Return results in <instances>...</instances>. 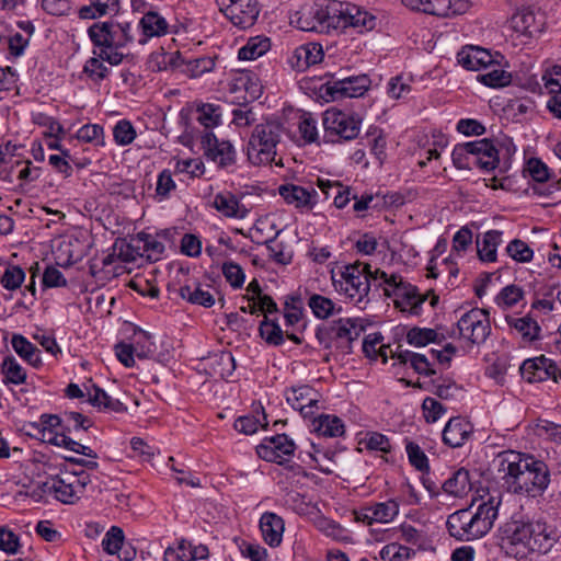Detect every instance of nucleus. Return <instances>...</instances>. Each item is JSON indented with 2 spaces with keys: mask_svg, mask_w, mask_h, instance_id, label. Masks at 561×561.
Returning a JSON list of instances; mask_svg holds the SVG:
<instances>
[{
  "mask_svg": "<svg viewBox=\"0 0 561 561\" xmlns=\"http://www.w3.org/2000/svg\"><path fill=\"white\" fill-rule=\"evenodd\" d=\"M369 265H351L342 273L340 288L355 305H359L369 293V278L366 273Z\"/></svg>",
  "mask_w": 561,
  "mask_h": 561,
  "instance_id": "obj_11",
  "label": "nucleus"
},
{
  "mask_svg": "<svg viewBox=\"0 0 561 561\" xmlns=\"http://www.w3.org/2000/svg\"><path fill=\"white\" fill-rule=\"evenodd\" d=\"M113 137L117 145L127 146L135 140L136 130L129 121L122 119L114 126Z\"/></svg>",
  "mask_w": 561,
  "mask_h": 561,
  "instance_id": "obj_59",
  "label": "nucleus"
},
{
  "mask_svg": "<svg viewBox=\"0 0 561 561\" xmlns=\"http://www.w3.org/2000/svg\"><path fill=\"white\" fill-rule=\"evenodd\" d=\"M514 321L510 322L524 339L533 341L538 337L540 327L534 318H513Z\"/></svg>",
  "mask_w": 561,
  "mask_h": 561,
  "instance_id": "obj_60",
  "label": "nucleus"
},
{
  "mask_svg": "<svg viewBox=\"0 0 561 561\" xmlns=\"http://www.w3.org/2000/svg\"><path fill=\"white\" fill-rule=\"evenodd\" d=\"M41 439L44 443L56 447L69 449L70 437L67 435V428L61 424V420L55 414H43L41 416Z\"/></svg>",
  "mask_w": 561,
  "mask_h": 561,
  "instance_id": "obj_19",
  "label": "nucleus"
},
{
  "mask_svg": "<svg viewBox=\"0 0 561 561\" xmlns=\"http://www.w3.org/2000/svg\"><path fill=\"white\" fill-rule=\"evenodd\" d=\"M25 279L23 268L18 265L7 264L4 271L0 274V284L8 290L18 289Z\"/></svg>",
  "mask_w": 561,
  "mask_h": 561,
  "instance_id": "obj_49",
  "label": "nucleus"
},
{
  "mask_svg": "<svg viewBox=\"0 0 561 561\" xmlns=\"http://www.w3.org/2000/svg\"><path fill=\"white\" fill-rule=\"evenodd\" d=\"M93 405L94 408H98L99 410L115 412V413H122L127 411L126 404L121 401L117 398H113L110 394H107L104 390L95 389V392L93 394Z\"/></svg>",
  "mask_w": 561,
  "mask_h": 561,
  "instance_id": "obj_47",
  "label": "nucleus"
},
{
  "mask_svg": "<svg viewBox=\"0 0 561 561\" xmlns=\"http://www.w3.org/2000/svg\"><path fill=\"white\" fill-rule=\"evenodd\" d=\"M95 389H100L92 379H87L81 383L72 382V399L80 400L81 404L93 405V394Z\"/></svg>",
  "mask_w": 561,
  "mask_h": 561,
  "instance_id": "obj_57",
  "label": "nucleus"
},
{
  "mask_svg": "<svg viewBox=\"0 0 561 561\" xmlns=\"http://www.w3.org/2000/svg\"><path fill=\"white\" fill-rule=\"evenodd\" d=\"M410 463L419 471L428 470V459L421 447L413 442H409L405 446Z\"/></svg>",
  "mask_w": 561,
  "mask_h": 561,
  "instance_id": "obj_63",
  "label": "nucleus"
},
{
  "mask_svg": "<svg viewBox=\"0 0 561 561\" xmlns=\"http://www.w3.org/2000/svg\"><path fill=\"white\" fill-rule=\"evenodd\" d=\"M501 548L515 559H527L533 553H547L554 538L545 522L511 518L500 528Z\"/></svg>",
  "mask_w": 561,
  "mask_h": 561,
  "instance_id": "obj_2",
  "label": "nucleus"
},
{
  "mask_svg": "<svg viewBox=\"0 0 561 561\" xmlns=\"http://www.w3.org/2000/svg\"><path fill=\"white\" fill-rule=\"evenodd\" d=\"M213 206L221 215L231 218L243 219L249 213L247 207L239 202L237 196L229 192L216 194L213 201Z\"/></svg>",
  "mask_w": 561,
  "mask_h": 561,
  "instance_id": "obj_27",
  "label": "nucleus"
},
{
  "mask_svg": "<svg viewBox=\"0 0 561 561\" xmlns=\"http://www.w3.org/2000/svg\"><path fill=\"white\" fill-rule=\"evenodd\" d=\"M437 335L438 334L433 329L415 327L408 331L407 341L413 346L421 347L431 342H435Z\"/></svg>",
  "mask_w": 561,
  "mask_h": 561,
  "instance_id": "obj_56",
  "label": "nucleus"
},
{
  "mask_svg": "<svg viewBox=\"0 0 561 561\" xmlns=\"http://www.w3.org/2000/svg\"><path fill=\"white\" fill-rule=\"evenodd\" d=\"M220 11L234 25L242 30L254 25L260 13L257 0H216Z\"/></svg>",
  "mask_w": 561,
  "mask_h": 561,
  "instance_id": "obj_10",
  "label": "nucleus"
},
{
  "mask_svg": "<svg viewBox=\"0 0 561 561\" xmlns=\"http://www.w3.org/2000/svg\"><path fill=\"white\" fill-rule=\"evenodd\" d=\"M286 128L278 119H266L256 124L249 137L247 144V157L253 165H268L275 162L276 165H283L280 160H275L277 147L280 144Z\"/></svg>",
  "mask_w": 561,
  "mask_h": 561,
  "instance_id": "obj_5",
  "label": "nucleus"
},
{
  "mask_svg": "<svg viewBox=\"0 0 561 561\" xmlns=\"http://www.w3.org/2000/svg\"><path fill=\"white\" fill-rule=\"evenodd\" d=\"M88 34L94 46L100 48V59L112 66L123 61L125 55L121 49L134 41L130 23L114 20L92 24Z\"/></svg>",
  "mask_w": 561,
  "mask_h": 561,
  "instance_id": "obj_4",
  "label": "nucleus"
},
{
  "mask_svg": "<svg viewBox=\"0 0 561 561\" xmlns=\"http://www.w3.org/2000/svg\"><path fill=\"white\" fill-rule=\"evenodd\" d=\"M337 20H340L339 31L353 26L363 33L376 26V16L353 3L341 2V8H337Z\"/></svg>",
  "mask_w": 561,
  "mask_h": 561,
  "instance_id": "obj_16",
  "label": "nucleus"
},
{
  "mask_svg": "<svg viewBox=\"0 0 561 561\" xmlns=\"http://www.w3.org/2000/svg\"><path fill=\"white\" fill-rule=\"evenodd\" d=\"M140 244L141 255L149 262H157L161 259L164 251V244L154 237L147 233H138L135 239Z\"/></svg>",
  "mask_w": 561,
  "mask_h": 561,
  "instance_id": "obj_38",
  "label": "nucleus"
},
{
  "mask_svg": "<svg viewBox=\"0 0 561 561\" xmlns=\"http://www.w3.org/2000/svg\"><path fill=\"white\" fill-rule=\"evenodd\" d=\"M1 371L5 385H22L26 380V371L13 356H7L1 364Z\"/></svg>",
  "mask_w": 561,
  "mask_h": 561,
  "instance_id": "obj_41",
  "label": "nucleus"
},
{
  "mask_svg": "<svg viewBox=\"0 0 561 561\" xmlns=\"http://www.w3.org/2000/svg\"><path fill=\"white\" fill-rule=\"evenodd\" d=\"M139 27L144 34V38L139 39L140 44H145L148 37H159L168 33V22L164 18L153 11H149L144 14L139 21Z\"/></svg>",
  "mask_w": 561,
  "mask_h": 561,
  "instance_id": "obj_30",
  "label": "nucleus"
},
{
  "mask_svg": "<svg viewBox=\"0 0 561 561\" xmlns=\"http://www.w3.org/2000/svg\"><path fill=\"white\" fill-rule=\"evenodd\" d=\"M472 167L492 171L499 165V151L486 138L472 141Z\"/></svg>",
  "mask_w": 561,
  "mask_h": 561,
  "instance_id": "obj_23",
  "label": "nucleus"
},
{
  "mask_svg": "<svg viewBox=\"0 0 561 561\" xmlns=\"http://www.w3.org/2000/svg\"><path fill=\"white\" fill-rule=\"evenodd\" d=\"M457 61L465 69L471 71L486 69L496 62L494 56L489 50L478 46L463 47L457 54Z\"/></svg>",
  "mask_w": 561,
  "mask_h": 561,
  "instance_id": "obj_21",
  "label": "nucleus"
},
{
  "mask_svg": "<svg viewBox=\"0 0 561 561\" xmlns=\"http://www.w3.org/2000/svg\"><path fill=\"white\" fill-rule=\"evenodd\" d=\"M391 288H385V295L392 298L394 306L402 312L419 313V308L427 299L417 288L403 280L400 275H390Z\"/></svg>",
  "mask_w": 561,
  "mask_h": 561,
  "instance_id": "obj_9",
  "label": "nucleus"
},
{
  "mask_svg": "<svg viewBox=\"0 0 561 561\" xmlns=\"http://www.w3.org/2000/svg\"><path fill=\"white\" fill-rule=\"evenodd\" d=\"M209 366L214 375L227 379L236 369V360L230 352H220L210 357Z\"/></svg>",
  "mask_w": 561,
  "mask_h": 561,
  "instance_id": "obj_40",
  "label": "nucleus"
},
{
  "mask_svg": "<svg viewBox=\"0 0 561 561\" xmlns=\"http://www.w3.org/2000/svg\"><path fill=\"white\" fill-rule=\"evenodd\" d=\"M337 8H341L340 1H332L327 5L319 3L306 4L291 16V23L306 32L323 34L337 32L340 23Z\"/></svg>",
  "mask_w": 561,
  "mask_h": 561,
  "instance_id": "obj_6",
  "label": "nucleus"
},
{
  "mask_svg": "<svg viewBox=\"0 0 561 561\" xmlns=\"http://www.w3.org/2000/svg\"><path fill=\"white\" fill-rule=\"evenodd\" d=\"M472 433L471 424L462 417H451L444 427L443 440L457 448L462 446Z\"/></svg>",
  "mask_w": 561,
  "mask_h": 561,
  "instance_id": "obj_25",
  "label": "nucleus"
},
{
  "mask_svg": "<svg viewBox=\"0 0 561 561\" xmlns=\"http://www.w3.org/2000/svg\"><path fill=\"white\" fill-rule=\"evenodd\" d=\"M222 274L226 280L233 287L240 288L242 287L245 274L242 267L234 262H225L222 264Z\"/></svg>",
  "mask_w": 561,
  "mask_h": 561,
  "instance_id": "obj_62",
  "label": "nucleus"
},
{
  "mask_svg": "<svg viewBox=\"0 0 561 561\" xmlns=\"http://www.w3.org/2000/svg\"><path fill=\"white\" fill-rule=\"evenodd\" d=\"M472 488L470 473L467 469L456 470L443 484V490L453 496L462 497L468 494Z\"/></svg>",
  "mask_w": 561,
  "mask_h": 561,
  "instance_id": "obj_31",
  "label": "nucleus"
},
{
  "mask_svg": "<svg viewBox=\"0 0 561 561\" xmlns=\"http://www.w3.org/2000/svg\"><path fill=\"white\" fill-rule=\"evenodd\" d=\"M360 124L359 116L339 110H327L323 114L325 136L331 141L355 139L359 134Z\"/></svg>",
  "mask_w": 561,
  "mask_h": 561,
  "instance_id": "obj_8",
  "label": "nucleus"
},
{
  "mask_svg": "<svg viewBox=\"0 0 561 561\" xmlns=\"http://www.w3.org/2000/svg\"><path fill=\"white\" fill-rule=\"evenodd\" d=\"M313 428L323 436L337 437L344 434V424L340 417L330 414H320L313 420Z\"/></svg>",
  "mask_w": 561,
  "mask_h": 561,
  "instance_id": "obj_36",
  "label": "nucleus"
},
{
  "mask_svg": "<svg viewBox=\"0 0 561 561\" xmlns=\"http://www.w3.org/2000/svg\"><path fill=\"white\" fill-rule=\"evenodd\" d=\"M124 531L117 526H112L102 540V547L108 554L118 553L124 546Z\"/></svg>",
  "mask_w": 561,
  "mask_h": 561,
  "instance_id": "obj_53",
  "label": "nucleus"
},
{
  "mask_svg": "<svg viewBox=\"0 0 561 561\" xmlns=\"http://www.w3.org/2000/svg\"><path fill=\"white\" fill-rule=\"evenodd\" d=\"M369 87L370 79L366 75L332 79L325 83V94L333 101L344 98H359L365 94Z\"/></svg>",
  "mask_w": 561,
  "mask_h": 561,
  "instance_id": "obj_12",
  "label": "nucleus"
},
{
  "mask_svg": "<svg viewBox=\"0 0 561 561\" xmlns=\"http://www.w3.org/2000/svg\"><path fill=\"white\" fill-rule=\"evenodd\" d=\"M249 299L247 307H241L243 312L248 310L251 313L256 311H261L266 316V313H275L278 311L277 304L274 299L262 291L261 286L256 279H253L249 283L247 288Z\"/></svg>",
  "mask_w": 561,
  "mask_h": 561,
  "instance_id": "obj_22",
  "label": "nucleus"
},
{
  "mask_svg": "<svg viewBox=\"0 0 561 561\" xmlns=\"http://www.w3.org/2000/svg\"><path fill=\"white\" fill-rule=\"evenodd\" d=\"M508 24L516 33L533 36L539 28L536 26V16L529 9L517 10L508 20Z\"/></svg>",
  "mask_w": 561,
  "mask_h": 561,
  "instance_id": "obj_33",
  "label": "nucleus"
},
{
  "mask_svg": "<svg viewBox=\"0 0 561 561\" xmlns=\"http://www.w3.org/2000/svg\"><path fill=\"white\" fill-rule=\"evenodd\" d=\"M460 337L471 344H482L491 333L489 318H459L457 322Z\"/></svg>",
  "mask_w": 561,
  "mask_h": 561,
  "instance_id": "obj_20",
  "label": "nucleus"
},
{
  "mask_svg": "<svg viewBox=\"0 0 561 561\" xmlns=\"http://www.w3.org/2000/svg\"><path fill=\"white\" fill-rule=\"evenodd\" d=\"M278 193L288 205L300 210H312L317 204L318 193L312 187L286 183L278 187Z\"/></svg>",
  "mask_w": 561,
  "mask_h": 561,
  "instance_id": "obj_18",
  "label": "nucleus"
},
{
  "mask_svg": "<svg viewBox=\"0 0 561 561\" xmlns=\"http://www.w3.org/2000/svg\"><path fill=\"white\" fill-rule=\"evenodd\" d=\"M43 491L54 495L61 503L70 504V484L59 477H53L43 483Z\"/></svg>",
  "mask_w": 561,
  "mask_h": 561,
  "instance_id": "obj_48",
  "label": "nucleus"
},
{
  "mask_svg": "<svg viewBox=\"0 0 561 561\" xmlns=\"http://www.w3.org/2000/svg\"><path fill=\"white\" fill-rule=\"evenodd\" d=\"M72 237L76 243L72 241V265L81 261L87 256L92 247V237L90 233L82 228H75L72 230Z\"/></svg>",
  "mask_w": 561,
  "mask_h": 561,
  "instance_id": "obj_42",
  "label": "nucleus"
},
{
  "mask_svg": "<svg viewBox=\"0 0 561 561\" xmlns=\"http://www.w3.org/2000/svg\"><path fill=\"white\" fill-rule=\"evenodd\" d=\"M261 337L268 344L279 345L284 342V331L275 318H264L259 327Z\"/></svg>",
  "mask_w": 561,
  "mask_h": 561,
  "instance_id": "obj_45",
  "label": "nucleus"
},
{
  "mask_svg": "<svg viewBox=\"0 0 561 561\" xmlns=\"http://www.w3.org/2000/svg\"><path fill=\"white\" fill-rule=\"evenodd\" d=\"M558 365L550 358L542 356L529 358L520 365L522 377L528 382H540L553 379Z\"/></svg>",
  "mask_w": 561,
  "mask_h": 561,
  "instance_id": "obj_17",
  "label": "nucleus"
},
{
  "mask_svg": "<svg viewBox=\"0 0 561 561\" xmlns=\"http://www.w3.org/2000/svg\"><path fill=\"white\" fill-rule=\"evenodd\" d=\"M18 25L23 33L14 32L8 37V49L10 55L13 57H20L24 54L35 30L34 25L30 21L19 22Z\"/></svg>",
  "mask_w": 561,
  "mask_h": 561,
  "instance_id": "obj_32",
  "label": "nucleus"
},
{
  "mask_svg": "<svg viewBox=\"0 0 561 561\" xmlns=\"http://www.w3.org/2000/svg\"><path fill=\"white\" fill-rule=\"evenodd\" d=\"M295 443L285 434L265 437L256 447L257 456L266 461L282 465L295 451Z\"/></svg>",
  "mask_w": 561,
  "mask_h": 561,
  "instance_id": "obj_13",
  "label": "nucleus"
},
{
  "mask_svg": "<svg viewBox=\"0 0 561 561\" xmlns=\"http://www.w3.org/2000/svg\"><path fill=\"white\" fill-rule=\"evenodd\" d=\"M19 147L11 141L0 145V172H16L26 160H22L16 153Z\"/></svg>",
  "mask_w": 561,
  "mask_h": 561,
  "instance_id": "obj_37",
  "label": "nucleus"
},
{
  "mask_svg": "<svg viewBox=\"0 0 561 561\" xmlns=\"http://www.w3.org/2000/svg\"><path fill=\"white\" fill-rule=\"evenodd\" d=\"M494 463L504 484L514 494L536 499L550 484L548 465L530 454L505 450L496 456Z\"/></svg>",
  "mask_w": 561,
  "mask_h": 561,
  "instance_id": "obj_1",
  "label": "nucleus"
},
{
  "mask_svg": "<svg viewBox=\"0 0 561 561\" xmlns=\"http://www.w3.org/2000/svg\"><path fill=\"white\" fill-rule=\"evenodd\" d=\"M271 47L270 38L263 36L251 37L238 51L239 59L254 60L264 55Z\"/></svg>",
  "mask_w": 561,
  "mask_h": 561,
  "instance_id": "obj_39",
  "label": "nucleus"
},
{
  "mask_svg": "<svg viewBox=\"0 0 561 561\" xmlns=\"http://www.w3.org/2000/svg\"><path fill=\"white\" fill-rule=\"evenodd\" d=\"M286 400L290 407L298 410L305 417L313 414V408L318 400L312 388L309 386L293 387L285 391Z\"/></svg>",
  "mask_w": 561,
  "mask_h": 561,
  "instance_id": "obj_24",
  "label": "nucleus"
},
{
  "mask_svg": "<svg viewBox=\"0 0 561 561\" xmlns=\"http://www.w3.org/2000/svg\"><path fill=\"white\" fill-rule=\"evenodd\" d=\"M308 306L310 307L313 316H331L335 311L334 302L318 294H313L309 298ZM336 312H341V308L336 309Z\"/></svg>",
  "mask_w": 561,
  "mask_h": 561,
  "instance_id": "obj_58",
  "label": "nucleus"
},
{
  "mask_svg": "<svg viewBox=\"0 0 561 561\" xmlns=\"http://www.w3.org/2000/svg\"><path fill=\"white\" fill-rule=\"evenodd\" d=\"M169 64L173 67L183 66V72L187 73L192 78L201 77L202 75L209 72L215 67V60L211 57H199L184 61L180 54H173L170 56Z\"/></svg>",
  "mask_w": 561,
  "mask_h": 561,
  "instance_id": "obj_28",
  "label": "nucleus"
},
{
  "mask_svg": "<svg viewBox=\"0 0 561 561\" xmlns=\"http://www.w3.org/2000/svg\"><path fill=\"white\" fill-rule=\"evenodd\" d=\"M360 444H363L366 449L371 451H380L383 454L391 451V444L389 438L378 432H367L365 437L360 440Z\"/></svg>",
  "mask_w": 561,
  "mask_h": 561,
  "instance_id": "obj_54",
  "label": "nucleus"
},
{
  "mask_svg": "<svg viewBox=\"0 0 561 561\" xmlns=\"http://www.w3.org/2000/svg\"><path fill=\"white\" fill-rule=\"evenodd\" d=\"M391 357L396 358L400 364H410L411 367L419 374L433 375L434 370L430 367L427 357L423 354L414 353L409 350H402L400 345L397 346L396 351L390 350Z\"/></svg>",
  "mask_w": 561,
  "mask_h": 561,
  "instance_id": "obj_29",
  "label": "nucleus"
},
{
  "mask_svg": "<svg viewBox=\"0 0 561 561\" xmlns=\"http://www.w3.org/2000/svg\"><path fill=\"white\" fill-rule=\"evenodd\" d=\"M506 251L513 260L522 263L530 262L534 256V251L519 239L511 241L507 244Z\"/></svg>",
  "mask_w": 561,
  "mask_h": 561,
  "instance_id": "obj_61",
  "label": "nucleus"
},
{
  "mask_svg": "<svg viewBox=\"0 0 561 561\" xmlns=\"http://www.w3.org/2000/svg\"><path fill=\"white\" fill-rule=\"evenodd\" d=\"M180 291L184 299L194 305L211 307L215 304L214 296L209 291L203 290L201 287L192 288L186 285L181 287Z\"/></svg>",
  "mask_w": 561,
  "mask_h": 561,
  "instance_id": "obj_50",
  "label": "nucleus"
},
{
  "mask_svg": "<svg viewBox=\"0 0 561 561\" xmlns=\"http://www.w3.org/2000/svg\"><path fill=\"white\" fill-rule=\"evenodd\" d=\"M472 141L458 144L451 152L453 163L457 169L472 168Z\"/></svg>",
  "mask_w": 561,
  "mask_h": 561,
  "instance_id": "obj_51",
  "label": "nucleus"
},
{
  "mask_svg": "<svg viewBox=\"0 0 561 561\" xmlns=\"http://www.w3.org/2000/svg\"><path fill=\"white\" fill-rule=\"evenodd\" d=\"M119 332L126 341H129L136 350V356L140 359L151 358L156 354L157 345L154 334L130 321H124Z\"/></svg>",
  "mask_w": 561,
  "mask_h": 561,
  "instance_id": "obj_14",
  "label": "nucleus"
},
{
  "mask_svg": "<svg viewBox=\"0 0 561 561\" xmlns=\"http://www.w3.org/2000/svg\"><path fill=\"white\" fill-rule=\"evenodd\" d=\"M501 502V495H489L474 511L470 506L454 512L446 522L449 535L461 541L484 537L497 518Z\"/></svg>",
  "mask_w": 561,
  "mask_h": 561,
  "instance_id": "obj_3",
  "label": "nucleus"
},
{
  "mask_svg": "<svg viewBox=\"0 0 561 561\" xmlns=\"http://www.w3.org/2000/svg\"><path fill=\"white\" fill-rule=\"evenodd\" d=\"M201 144L205 156L219 168H228L236 163L237 152L230 141L219 140L213 131H206Z\"/></svg>",
  "mask_w": 561,
  "mask_h": 561,
  "instance_id": "obj_15",
  "label": "nucleus"
},
{
  "mask_svg": "<svg viewBox=\"0 0 561 561\" xmlns=\"http://www.w3.org/2000/svg\"><path fill=\"white\" fill-rule=\"evenodd\" d=\"M181 561H197L208 558L209 551L205 545H193L186 539H181L175 546Z\"/></svg>",
  "mask_w": 561,
  "mask_h": 561,
  "instance_id": "obj_43",
  "label": "nucleus"
},
{
  "mask_svg": "<svg viewBox=\"0 0 561 561\" xmlns=\"http://www.w3.org/2000/svg\"><path fill=\"white\" fill-rule=\"evenodd\" d=\"M113 249L117 252V257L122 262H135L137 257H142L140 244L133 240L128 243L125 240H119L114 243Z\"/></svg>",
  "mask_w": 561,
  "mask_h": 561,
  "instance_id": "obj_55",
  "label": "nucleus"
},
{
  "mask_svg": "<svg viewBox=\"0 0 561 561\" xmlns=\"http://www.w3.org/2000/svg\"><path fill=\"white\" fill-rule=\"evenodd\" d=\"M496 61L492 67L493 69L478 76V80L490 88H503L511 83L512 75L501 68H499Z\"/></svg>",
  "mask_w": 561,
  "mask_h": 561,
  "instance_id": "obj_46",
  "label": "nucleus"
},
{
  "mask_svg": "<svg viewBox=\"0 0 561 561\" xmlns=\"http://www.w3.org/2000/svg\"><path fill=\"white\" fill-rule=\"evenodd\" d=\"M78 144L88 142L94 145H104L103 127L98 124H85L78 129L75 136Z\"/></svg>",
  "mask_w": 561,
  "mask_h": 561,
  "instance_id": "obj_52",
  "label": "nucleus"
},
{
  "mask_svg": "<svg viewBox=\"0 0 561 561\" xmlns=\"http://www.w3.org/2000/svg\"><path fill=\"white\" fill-rule=\"evenodd\" d=\"M373 507V519L376 523H390L399 514L400 503L398 500L391 499L386 502H380L371 505Z\"/></svg>",
  "mask_w": 561,
  "mask_h": 561,
  "instance_id": "obj_44",
  "label": "nucleus"
},
{
  "mask_svg": "<svg viewBox=\"0 0 561 561\" xmlns=\"http://www.w3.org/2000/svg\"><path fill=\"white\" fill-rule=\"evenodd\" d=\"M364 329L359 318H339L320 325L317 330V337L325 348L332 346L348 348Z\"/></svg>",
  "mask_w": 561,
  "mask_h": 561,
  "instance_id": "obj_7",
  "label": "nucleus"
},
{
  "mask_svg": "<svg viewBox=\"0 0 561 561\" xmlns=\"http://www.w3.org/2000/svg\"><path fill=\"white\" fill-rule=\"evenodd\" d=\"M502 242V232L490 230L484 233L482 241H477L478 256L483 262L496 261V249Z\"/></svg>",
  "mask_w": 561,
  "mask_h": 561,
  "instance_id": "obj_34",
  "label": "nucleus"
},
{
  "mask_svg": "<svg viewBox=\"0 0 561 561\" xmlns=\"http://www.w3.org/2000/svg\"><path fill=\"white\" fill-rule=\"evenodd\" d=\"M411 549L398 543H389L380 550V558L385 561H407Z\"/></svg>",
  "mask_w": 561,
  "mask_h": 561,
  "instance_id": "obj_64",
  "label": "nucleus"
},
{
  "mask_svg": "<svg viewBox=\"0 0 561 561\" xmlns=\"http://www.w3.org/2000/svg\"><path fill=\"white\" fill-rule=\"evenodd\" d=\"M11 344L15 353L34 367L42 364L41 351L21 334H14Z\"/></svg>",
  "mask_w": 561,
  "mask_h": 561,
  "instance_id": "obj_35",
  "label": "nucleus"
},
{
  "mask_svg": "<svg viewBox=\"0 0 561 561\" xmlns=\"http://www.w3.org/2000/svg\"><path fill=\"white\" fill-rule=\"evenodd\" d=\"M260 528L264 541L271 547H277L283 540L284 520L275 513L266 512L261 516Z\"/></svg>",
  "mask_w": 561,
  "mask_h": 561,
  "instance_id": "obj_26",
  "label": "nucleus"
}]
</instances>
